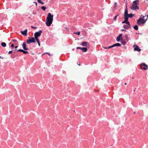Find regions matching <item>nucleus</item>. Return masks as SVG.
I'll return each mask as SVG.
<instances>
[{
    "mask_svg": "<svg viewBox=\"0 0 148 148\" xmlns=\"http://www.w3.org/2000/svg\"><path fill=\"white\" fill-rule=\"evenodd\" d=\"M22 47H23V49L25 50H28V48L26 47V44L25 42H23L22 44Z\"/></svg>",
    "mask_w": 148,
    "mask_h": 148,
    "instance_id": "nucleus-10",
    "label": "nucleus"
},
{
    "mask_svg": "<svg viewBox=\"0 0 148 148\" xmlns=\"http://www.w3.org/2000/svg\"><path fill=\"white\" fill-rule=\"evenodd\" d=\"M42 32V30H40L38 32L35 33L34 34L35 38H38L39 36L41 35Z\"/></svg>",
    "mask_w": 148,
    "mask_h": 148,
    "instance_id": "nucleus-6",
    "label": "nucleus"
},
{
    "mask_svg": "<svg viewBox=\"0 0 148 148\" xmlns=\"http://www.w3.org/2000/svg\"><path fill=\"white\" fill-rule=\"evenodd\" d=\"M119 14H118V15H116V16H115V17L114 18V21H116V18L117 16H119Z\"/></svg>",
    "mask_w": 148,
    "mask_h": 148,
    "instance_id": "nucleus-28",
    "label": "nucleus"
},
{
    "mask_svg": "<svg viewBox=\"0 0 148 148\" xmlns=\"http://www.w3.org/2000/svg\"><path fill=\"white\" fill-rule=\"evenodd\" d=\"M134 16V15L132 13H130L128 14L127 15V18L128 19L129 18H132Z\"/></svg>",
    "mask_w": 148,
    "mask_h": 148,
    "instance_id": "nucleus-15",
    "label": "nucleus"
},
{
    "mask_svg": "<svg viewBox=\"0 0 148 148\" xmlns=\"http://www.w3.org/2000/svg\"><path fill=\"white\" fill-rule=\"evenodd\" d=\"M134 92H135V90H134Z\"/></svg>",
    "mask_w": 148,
    "mask_h": 148,
    "instance_id": "nucleus-47",
    "label": "nucleus"
},
{
    "mask_svg": "<svg viewBox=\"0 0 148 148\" xmlns=\"http://www.w3.org/2000/svg\"><path fill=\"white\" fill-rule=\"evenodd\" d=\"M35 39V40H36L37 42H40V41L39 39L38 38H34Z\"/></svg>",
    "mask_w": 148,
    "mask_h": 148,
    "instance_id": "nucleus-26",
    "label": "nucleus"
},
{
    "mask_svg": "<svg viewBox=\"0 0 148 148\" xmlns=\"http://www.w3.org/2000/svg\"><path fill=\"white\" fill-rule=\"evenodd\" d=\"M123 35V34H120L118 36H117V37L116 38V41H119L120 39L122 40V38H121V39L120 38L121 37H122V36Z\"/></svg>",
    "mask_w": 148,
    "mask_h": 148,
    "instance_id": "nucleus-12",
    "label": "nucleus"
},
{
    "mask_svg": "<svg viewBox=\"0 0 148 148\" xmlns=\"http://www.w3.org/2000/svg\"><path fill=\"white\" fill-rule=\"evenodd\" d=\"M21 34L23 35L27 36V29H26L24 31L21 32Z\"/></svg>",
    "mask_w": 148,
    "mask_h": 148,
    "instance_id": "nucleus-11",
    "label": "nucleus"
},
{
    "mask_svg": "<svg viewBox=\"0 0 148 148\" xmlns=\"http://www.w3.org/2000/svg\"><path fill=\"white\" fill-rule=\"evenodd\" d=\"M134 114H136V112H134Z\"/></svg>",
    "mask_w": 148,
    "mask_h": 148,
    "instance_id": "nucleus-42",
    "label": "nucleus"
},
{
    "mask_svg": "<svg viewBox=\"0 0 148 148\" xmlns=\"http://www.w3.org/2000/svg\"><path fill=\"white\" fill-rule=\"evenodd\" d=\"M47 53V54H48V55H49V56H51V54L50 53H48V52L47 53Z\"/></svg>",
    "mask_w": 148,
    "mask_h": 148,
    "instance_id": "nucleus-35",
    "label": "nucleus"
},
{
    "mask_svg": "<svg viewBox=\"0 0 148 148\" xmlns=\"http://www.w3.org/2000/svg\"><path fill=\"white\" fill-rule=\"evenodd\" d=\"M124 19H125V21L122 22V23H126V21H128V18H127V17H124Z\"/></svg>",
    "mask_w": 148,
    "mask_h": 148,
    "instance_id": "nucleus-17",
    "label": "nucleus"
},
{
    "mask_svg": "<svg viewBox=\"0 0 148 148\" xmlns=\"http://www.w3.org/2000/svg\"><path fill=\"white\" fill-rule=\"evenodd\" d=\"M123 27L125 29H128L129 28H130L131 27L127 25H123Z\"/></svg>",
    "mask_w": 148,
    "mask_h": 148,
    "instance_id": "nucleus-16",
    "label": "nucleus"
},
{
    "mask_svg": "<svg viewBox=\"0 0 148 148\" xmlns=\"http://www.w3.org/2000/svg\"><path fill=\"white\" fill-rule=\"evenodd\" d=\"M144 16L142 18H139L138 20L137 23L138 25H143L146 22V20H145L144 19Z\"/></svg>",
    "mask_w": 148,
    "mask_h": 148,
    "instance_id": "nucleus-3",
    "label": "nucleus"
},
{
    "mask_svg": "<svg viewBox=\"0 0 148 148\" xmlns=\"http://www.w3.org/2000/svg\"><path fill=\"white\" fill-rule=\"evenodd\" d=\"M125 39L127 40V41H128V35L127 34H125Z\"/></svg>",
    "mask_w": 148,
    "mask_h": 148,
    "instance_id": "nucleus-21",
    "label": "nucleus"
},
{
    "mask_svg": "<svg viewBox=\"0 0 148 148\" xmlns=\"http://www.w3.org/2000/svg\"><path fill=\"white\" fill-rule=\"evenodd\" d=\"M38 2L39 3H40L42 4H44V3L42 1H41V0H37Z\"/></svg>",
    "mask_w": 148,
    "mask_h": 148,
    "instance_id": "nucleus-23",
    "label": "nucleus"
},
{
    "mask_svg": "<svg viewBox=\"0 0 148 148\" xmlns=\"http://www.w3.org/2000/svg\"><path fill=\"white\" fill-rule=\"evenodd\" d=\"M14 47V44H12L11 46V47L13 48Z\"/></svg>",
    "mask_w": 148,
    "mask_h": 148,
    "instance_id": "nucleus-31",
    "label": "nucleus"
},
{
    "mask_svg": "<svg viewBox=\"0 0 148 148\" xmlns=\"http://www.w3.org/2000/svg\"><path fill=\"white\" fill-rule=\"evenodd\" d=\"M38 45L39 46H40V42H38Z\"/></svg>",
    "mask_w": 148,
    "mask_h": 148,
    "instance_id": "nucleus-39",
    "label": "nucleus"
},
{
    "mask_svg": "<svg viewBox=\"0 0 148 148\" xmlns=\"http://www.w3.org/2000/svg\"><path fill=\"white\" fill-rule=\"evenodd\" d=\"M79 66H80V64H78Z\"/></svg>",
    "mask_w": 148,
    "mask_h": 148,
    "instance_id": "nucleus-45",
    "label": "nucleus"
},
{
    "mask_svg": "<svg viewBox=\"0 0 148 148\" xmlns=\"http://www.w3.org/2000/svg\"><path fill=\"white\" fill-rule=\"evenodd\" d=\"M126 23L127 24V25L131 27V25L129 21H127Z\"/></svg>",
    "mask_w": 148,
    "mask_h": 148,
    "instance_id": "nucleus-22",
    "label": "nucleus"
},
{
    "mask_svg": "<svg viewBox=\"0 0 148 148\" xmlns=\"http://www.w3.org/2000/svg\"><path fill=\"white\" fill-rule=\"evenodd\" d=\"M76 49H80L83 52H86L88 50V49L86 47H77L76 48Z\"/></svg>",
    "mask_w": 148,
    "mask_h": 148,
    "instance_id": "nucleus-7",
    "label": "nucleus"
},
{
    "mask_svg": "<svg viewBox=\"0 0 148 148\" xmlns=\"http://www.w3.org/2000/svg\"><path fill=\"white\" fill-rule=\"evenodd\" d=\"M41 8L42 10L44 11H45L46 9V7L44 6L41 7Z\"/></svg>",
    "mask_w": 148,
    "mask_h": 148,
    "instance_id": "nucleus-24",
    "label": "nucleus"
},
{
    "mask_svg": "<svg viewBox=\"0 0 148 148\" xmlns=\"http://www.w3.org/2000/svg\"><path fill=\"white\" fill-rule=\"evenodd\" d=\"M0 58H1L2 59H3V58L1 56H0Z\"/></svg>",
    "mask_w": 148,
    "mask_h": 148,
    "instance_id": "nucleus-40",
    "label": "nucleus"
},
{
    "mask_svg": "<svg viewBox=\"0 0 148 148\" xmlns=\"http://www.w3.org/2000/svg\"><path fill=\"white\" fill-rule=\"evenodd\" d=\"M74 34H77L79 36L80 35V32H76L74 33Z\"/></svg>",
    "mask_w": 148,
    "mask_h": 148,
    "instance_id": "nucleus-25",
    "label": "nucleus"
},
{
    "mask_svg": "<svg viewBox=\"0 0 148 148\" xmlns=\"http://www.w3.org/2000/svg\"><path fill=\"white\" fill-rule=\"evenodd\" d=\"M126 43L125 42H123L122 44L123 45H125Z\"/></svg>",
    "mask_w": 148,
    "mask_h": 148,
    "instance_id": "nucleus-30",
    "label": "nucleus"
},
{
    "mask_svg": "<svg viewBox=\"0 0 148 148\" xmlns=\"http://www.w3.org/2000/svg\"><path fill=\"white\" fill-rule=\"evenodd\" d=\"M141 69L144 70H147L148 69V66L145 63H141L140 64Z\"/></svg>",
    "mask_w": 148,
    "mask_h": 148,
    "instance_id": "nucleus-5",
    "label": "nucleus"
},
{
    "mask_svg": "<svg viewBox=\"0 0 148 148\" xmlns=\"http://www.w3.org/2000/svg\"><path fill=\"white\" fill-rule=\"evenodd\" d=\"M115 46H114V44L112 45H111V46H110L109 47H108V48H112V47H114Z\"/></svg>",
    "mask_w": 148,
    "mask_h": 148,
    "instance_id": "nucleus-27",
    "label": "nucleus"
},
{
    "mask_svg": "<svg viewBox=\"0 0 148 148\" xmlns=\"http://www.w3.org/2000/svg\"><path fill=\"white\" fill-rule=\"evenodd\" d=\"M115 47L118 46L120 47L121 46V45L119 43H116L114 44Z\"/></svg>",
    "mask_w": 148,
    "mask_h": 148,
    "instance_id": "nucleus-19",
    "label": "nucleus"
},
{
    "mask_svg": "<svg viewBox=\"0 0 148 148\" xmlns=\"http://www.w3.org/2000/svg\"><path fill=\"white\" fill-rule=\"evenodd\" d=\"M1 45L2 47H5L6 46V44L5 42H2L1 43Z\"/></svg>",
    "mask_w": 148,
    "mask_h": 148,
    "instance_id": "nucleus-18",
    "label": "nucleus"
},
{
    "mask_svg": "<svg viewBox=\"0 0 148 148\" xmlns=\"http://www.w3.org/2000/svg\"><path fill=\"white\" fill-rule=\"evenodd\" d=\"M17 51H20L23 52L24 54H25L27 53H28V52L27 51H24V50L22 49H19L17 50Z\"/></svg>",
    "mask_w": 148,
    "mask_h": 148,
    "instance_id": "nucleus-14",
    "label": "nucleus"
},
{
    "mask_svg": "<svg viewBox=\"0 0 148 148\" xmlns=\"http://www.w3.org/2000/svg\"><path fill=\"white\" fill-rule=\"evenodd\" d=\"M53 15L50 13H48L45 22L47 26H50L52 23L53 20Z\"/></svg>",
    "mask_w": 148,
    "mask_h": 148,
    "instance_id": "nucleus-1",
    "label": "nucleus"
},
{
    "mask_svg": "<svg viewBox=\"0 0 148 148\" xmlns=\"http://www.w3.org/2000/svg\"><path fill=\"white\" fill-rule=\"evenodd\" d=\"M128 14L127 7V6H126L124 14V17H127Z\"/></svg>",
    "mask_w": 148,
    "mask_h": 148,
    "instance_id": "nucleus-9",
    "label": "nucleus"
},
{
    "mask_svg": "<svg viewBox=\"0 0 148 148\" xmlns=\"http://www.w3.org/2000/svg\"><path fill=\"white\" fill-rule=\"evenodd\" d=\"M12 51H9V52H8V54H11V53H12Z\"/></svg>",
    "mask_w": 148,
    "mask_h": 148,
    "instance_id": "nucleus-29",
    "label": "nucleus"
},
{
    "mask_svg": "<svg viewBox=\"0 0 148 148\" xmlns=\"http://www.w3.org/2000/svg\"><path fill=\"white\" fill-rule=\"evenodd\" d=\"M18 47V46H15V49H16Z\"/></svg>",
    "mask_w": 148,
    "mask_h": 148,
    "instance_id": "nucleus-41",
    "label": "nucleus"
},
{
    "mask_svg": "<svg viewBox=\"0 0 148 148\" xmlns=\"http://www.w3.org/2000/svg\"><path fill=\"white\" fill-rule=\"evenodd\" d=\"M134 50L135 51H136L138 52H140L141 50V49L139 48L138 45H134Z\"/></svg>",
    "mask_w": 148,
    "mask_h": 148,
    "instance_id": "nucleus-8",
    "label": "nucleus"
},
{
    "mask_svg": "<svg viewBox=\"0 0 148 148\" xmlns=\"http://www.w3.org/2000/svg\"><path fill=\"white\" fill-rule=\"evenodd\" d=\"M88 44H89L88 42H83L80 45L83 46H86Z\"/></svg>",
    "mask_w": 148,
    "mask_h": 148,
    "instance_id": "nucleus-13",
    "label": "nucleus"
},
{
    "mask_svg": "<svg viewBox=\"0 0 148 148\" xmlns=\"http://www.w3.org/2000/svg\"><path fill=\"white\" fill-rule=\"evenodd\" d=\"M114 4L115 5V8L116 6V2Z\"/></svg>",
    "mask_w": 148,
    "mask_h": 148,
    "instance_id": "nucleus-38",
    "label": "nucleus"
},
{
    "mask_svg": "<svg viewBox=\"0 0 148 148\" xmlns=\"http://www.w3.org/2000/svg\"><path fill=\"white\" fill-rule=\"evenodd\" d=\"M29 39L27 40L26 42L27 44H29L32 42L34 43L36 42L35 39L34 38L31 37V38H29V37H28Z\"/></svg>",
    "mask_w": 148,
    "mask_h": 148,
    "instance_id": "nucleus-4",
    "label": "nucleus"
},
{
    "mask_svg": "<svg viewBox=\"0 0 148 148\" xmlns=\"http://www.w3.org/2000/svg\"><path fill=\"white\" fill-rule=\"evenodd\" d=\"M79 66H80V64H78Z\"/></svg>",
    "mask_w": 148,
    "mask_h": 148,
    "instance_id": "nucleus-44",
    "label": "nucleus"
},
{
    "mask_svg": "<svg viewBox=\"0 0 148 148\" xmlns=\"http://www.w3.org/2000/svg\"><path fill=\"white\" fill-rule=\"evenodd\" d=\"M147 16L148 17V15H147Z\"/></svg>",
    "mask_w": 148,
    "mask_h": 148,
    "instance_id": "nucleus-46",
    "label": "nucleus"
},
{
    "mask_svg": "<svg viewBox=\"0 0 148 148\" xmlns=\"http://www.w3.org/2000/svg\"><path fill=\"white\" fill-rule=\"evenodd\" d=\"M34 3H35V4H36V6H37V2H34Z\"/></svg>",
    "mask_w": 148,
    "mask_h": 148,
    "instance_id": "nucleus-36",
    "label": "nucleus"
},
{
    "mask_svg": "<svg viewBox=\"0 0 148 148\" xmlns=\"http://www.w3.org/2000/svg\"><path fill=\"white\" fill-rule=\"evenodd\" d=\"M134 28L135 30H137L138 29V26L136 25L134 26Z\"/></svg>",
    "mask_w": 148,
    "mask_h": 148,
    "instance_id": "nucleus-20",
    "label": "nucleus"
},
{
    "mask_svg": "<svg viewBox=\"0 0 148 148\" xmlns=\"http://www.w3.org/2000/svg\"><path fill=\"white\" fill-rule=\"evenodd\" d=\"M139 1L138 0H136L133 1L132 6L131 7V9L132 10H138L139 8L137 5V4H139Z\"/></svg>",
    "mask_w": 148,
    "mask_h": 148,
    "instance_id": "nucleus-2",
    "label": "nucleus"
},
{
    "mask_svg": "<svg viewBox=\"0 0 148 148\" xmlns=\"http://www.w3.org/2000/svg\"><path fill=\"white\" fill-rule=\"evenodd\" d=\"M125 85H126L127 84V83H125Z\"/></svg>",
    "mask_w": 148,
    "mask_h": 148,
    "instance_id": "nucleus-43",
    "label": "nucleus"
},
{
    "mask_svg": "<svg viewBox=\"0 0 148 148\" xmlns=\"http://www.w3.org/2000/svg\"><path fill=\"white\" fill-rule=\"evenodd\" d=\"M104 48L105 49H109V48H108V47H104Z\"/></svg>",
    "mask_w": 148,
    "mask_h": 148,
    "instance_id": "nucleus-37",
    "label": "nucleus"
},
{
    "mask_svg": "<svg viewBox=\"0 0 148 148\" xmlns=\"http://www.w3.org/2000/svg\"><path fill=\"white\" fill-rule=\"evenodd\" d=\"M121 31H126L124 29H121Z\"/></svg>",
    "mask_w": 148,
    "mask_h": 148,
    "instance_id": "nucleus-34",
    "label": "nucleus"
},
{
    "mask_svg": "<svg viewBox=\"0 0 148 148\" xmlns=\"http://www.w3.org/2000/svg\"><path fill=\"white\" fill-rule=\"evenodd\" d=\"M31 27L33 29H36L37 28V27H33V26H31Z\"/></svg>",
    "mask_w": 148,
    "mask_h": 148,
    "instance_id": "nucleus-32",
    "label": "nucleus"
},
{
    "mask_svg": "<svg viewBox=\"0 0 148 148\" xmlns=\"http://www.w3.org/2000/svg\"><path fill=\"white\" fill-rule=\"evenodd\" d=\"M12 41H14V42H16L17 41V40H15V39H12Z\"/></svg>",
    "mask_w": 148,
    "mask_h": 148,
    "instance_id": "nucleus-33",
    "label": "nucleus"
}]
</instances>
